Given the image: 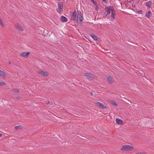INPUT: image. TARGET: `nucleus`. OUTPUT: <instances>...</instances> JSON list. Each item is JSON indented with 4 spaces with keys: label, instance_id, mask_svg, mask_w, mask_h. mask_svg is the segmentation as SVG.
Masks as SVG:
<instances>
[{
    "label": "nucleus",
    "instance_id": "31",
    "mask_svg": "<svg viewBox=\"0 0 154 154\" xmlns=\"http://www.w3.org/2000/svg\"><path fill=\"white\" fill-rule=\"evenodd\" d=\"M57 0L58 1H60V0Z\"/></svg>",
    "mask_w": 154,
    "mask_h": 154
},
{
    "label": "nucleus",
    "instance_id": "9",
    "mask_svg": "<svg viewBox=\"0 0 154 154\" xmlns=\"http://www.w3.org/2000/svg\"><path fill=\"white\" fill-rule=\"evenodd\" d=\"M107 80L109 84H112L113 82V80L112 77L111 76H108L107 78Z\"/></svg>",
    "mask_w": 154,
    "mask_h": 154
},
{
    "label": "nucleus",
    "instance_id": "15",
    "mask_svg": "<svg viewBox=\"0 0 154 154\" xmlns=\"http://www.w3.org/2000/svg\"><path fill=\"white\" fill-rule=\"evenodd\" d=\"M61 20L63 22H65L67 21V18L63 16L61 17Z\"/></svg>",
    "mask_w": 154,
    "mask_h": 154
},
{
    "label": "nucleus",
    "instance_id": "33",
    "mask_svg": "<svg viewBox=\"0 0 154 154\" xmlns=\"http://www.w3.org/2000/svg\"><path fill=\"white\" fill-rule=\"evenodd\" d=\"M91 95L92 94V93H91Z\"/></svg>",
    "mask_w": 154,
    "mask_h": 154
},
{
    "label": "nucleus",
    "instance_id": "23",
    "mask_svg": "<svg viewBox=\"0 0 154 154\" xmlns=\"http://www.w3.org/2000/svg\"><path fill=\"white\" fill-rule=\"evenodd\" d=\"M15 27L16 29L19 30V24L17 23L16 24H15Z\"/></svg>",
    "mask_w": 154,
    "mask_h": 154
},
{
    "label": "nucleus",
    "instance_id": "20",
    "mask_svg": "<svg viewBox=\"0 0 154 154\" xmlns=\"http://www.w3.org/2000/svg\"><path fill=\"white\" fill-rule=\"evenodd\" d=\"M6 85V84L4 81L0 82V86H4Z\"/></svg>",
    "mask_w": 154,
    "mask_h": 154
},
{
    "label": "nucleus",
    "instance_id": "32",
    "mask_svg": "<svg viewBox=\"0 0 154 154\" xmlns=\"http://www.w3.org/2000/svg\"><path fill=\"white\" fill-rule=\"evenodd\" d=\"M1 66V64H0V66Z\"/></svg>",
    "mask_w": 154,
    "mask_h": 154
},
{
    "label": "nucleus",
    "instance_id": "3",
    "mask_svg": "<svg viewBox=\"0 0 154 154\" xmlns=\"http://www.w3.org/2000/svg\"><path fill=\"white\" fill-rule=\"evenodd\" d=\"M105 9L107 12V15L110 13H111V12L114 9L113 8L112 6L106 7Z\"/></svg>",
    "mask_w": 154,
    "mask_h": 154
},
{
    "label": "nucleus",
    "instance_id": "34",
    "mask_svg": "<svg viewBox=\"0 0 154 154\" xmlns=\"http://www.w3.org/2000/svg\"><path fill=\"white\" fill-rule=\"evenodd\" d=\"M123 96H122V97H122Z\"/></svg>",
    "mask_w": 154,
    "mask_h": 154
},
{
    "label": "nucleus",
    "instance_id": "21",
    "mask_svg": "<svg viewBox=\"0 0 154 154\" xmlns=\"http://www.w3.org/2000/svg\"><path fill=\"white\" fill-rule=\"evenodd\" d=\"M91 2L94 4V5L97 7V3L94 0H91Z\"/></svg>",
    "mask_w": 154,
    "mask_h": 154
},
{
    "label": "nucleus",
    "instance_id": "8",
    "mask_svg": "<svg viewBox=\"0 0 154 154\" xmlns=\"http://www.w3.org/2000/svg\"><path fill=\"white\" fill-rule=\"evenodd\" d=\"M39 73L44 76H47L48 75V73L46 71L42 70L39 72Z\"/></svg>",
    "mask_w": 154,
    "mask_h": 154
},
{
    "label": "nucleus",
    "instance_id": "12",
    "mask_svg": "<svg viewBox=\"0 0 154 154\" xmlns=\"http://www.w3.org/2000/svg\"><path fill=\"white\" fill-rule=\"evenodd\" d=\"M29 54V52H28L27 53L23 52L21 53V55L22 56L26 58L28 57Z\"/></svg>",
    "mask_w": 154,
    "mask_h": 154
},
{
    "label": "nucleus",
    "instance_id": "35",
    "mask_svg": "<svg viewBox=\"0 0 154 154\" xmlns=\"http://www.w3.org/2000/svg\"><path fill=\"white\" fill-rule=\"evenodd\" d=\"M123 96H122V97H122Z\"/></svg>",
    "mask_w": 154,
    "mask_h": 154
},
{
    "label": "nucleus",
    "instance_id": "28",
    "mask_svg": "<svg viewBox=\"0 0 154 154\" xmlns=\"http://www.w3.org/2000/svg\"><path fill=\"white\" fill-rule=\"evenodd\" d=\"M2 135L0 133V137H1L2 136Z\"/></svg>",
    "mask_w": 154,
    "mask_h": 154
},
{
    "label": "nucleus",
    "instance_id": "2",
    "mask_svg": "<svg viewBox=\"0 0 154 154\" xmlns=\"http://www.w3.org/2000/svg\"><path fill=\"white\" fill-rule=\"evenodd\" d=\"M83 22V17L82 15V13L80 11H78L77 23L78 25H81Z\"/></svg>",
    "mask_w": 154,
    "mask_h": 154
},
{
    "label": "nucleus",
    "instance_id": "30",
    "mask_svg": "<svg viewBox=\"0 0 154 154\" xmlns=\"http://www.w3.org/2000/svg\"><path fill=\"white\" fill-rule=\"evenodd\" d=\"M106 0H103V2H105L106 1Z\"/></svg>",
    "mask_w": 154,
    "mask_h": 154
},
{
    "label": "nucleus",
    "instance_id": "27",
    "mask_svg": "<svg viewBox=\"0 0 154 154\" xmlns=\"http://www.w3.org/2000/svg\"><path fill=\"white\" fill-rule=\"evenodd\" d=\"M49 103V101H47V102H46V103L47 104H48V103Z\"/></svg>",
    "mask_w": 154,
    "mask_h": 154
},
{
    "label": "nucleus",
    "instance_id": "26",
    "mask_svg": "<svg viewBox=\"0 0 154 154\" xmlns=\"http://www.w3.org/2000/svg\"><path fill=\"white\" fill-rule=\"evenodd\" d=\"M23 30V29L22 28L20 27V30L22 31V30Z\"/></svg>",
    "mask_w": 154,
    "mask_h": 154
},
{
    "label": "nucleus",
    "instance_id": "16",
    "mask_svg": "<svg viewBox=\"0 0 154 154\" xmlns=\"http://www.w3.org/2000/svg\"><path fill=\"white\" fill-rule=\"evenodd\" d=\"M146 5L149 7H150L152 5V2L151 1H149L147 2L146 3Z\"/></svg>",
    "mask_w": 154,
    "mask_h": 154
},
{
    "label": "nucleus",
    "instance_id": "11",
    "mask_svg": "<svg viewBox=\"0 0 154 154\" xmlns=\"http://www.w3.org/2000/svg\"><path fill=\"white\" fill-rule=\"evenodd\" d=\"M116 122L117 124L120 125H122L123 124V122L121 119H116Z\"/></svg>",
    "mask_w": 154,
    "mask_h": 154
},
{
    "label": "nucleus",
    "instance_id": "24",
    "mask_svg": "<svg viewBox=\"0 0 154 154\" xmlns=\"http://www.w3.org/2000/svg\"><path fill=\"white\" fill-rule=\"evenodd\" d=\"M15 129H17V128H19V125H18V126H16L15 127Z\"/></svg>",
    "mask_w": 154,
    "mask_h": 154
},
{
    "label": "nucleus",
    "instance_id": "10",
    "mask_svg": "<svg viewBox=\"0 0 154 154\" xmlns=\"http://www.w3.org/2000/svg\"><path fill=\"white\" fill-rule=\"evenodd\" d=\"M115 11L114 9L111 13V15L110 16L111 19L112 20H113L115 19Z\"/></svg>",
    "mask_w": 154,
    "mask_h": 154
},
{
    "label": "nucleus",
    "instance_id": "25",
    "mask_svg": "<svg viewBox=\"0 0 154 154\" xmlns=\"http://www.w3.org/2000/svg\"><path fill=\"white\" fill-rule=\"evenodd\" d=\"M135 154H142V153L141 152H138L136 153Z\"/></svg>",
    "mask_w": 154,
    "mask_h": 154
},
{
    "label": "nucleus",
    "instance_id": "22",
    "mask_svg": "<svg viewBox=\"0 0 154 154\" xmlns=\"http://www.w3.org/2000/svg\"><path fill=\"white\" fill-rule=\"evenodd\" d=\"M111 104L113 105L114 106H116L117 104L116 103V102L114 101H112L111 102Z\"/></svg>",
    "mask_w": 154,
    "mask_h": 154
},
{
    "label": "nucleus",
    "instance_id": "19",
    "mask_svg": "<svg viewBox=\"0 0 154 154\" xmlns=\"http://www.w3.org/2000/svg\"><path fill=\"white\" fill-rule=\"evenodd\" d=\"M12 94H14L15 93L19 92V91L18 89H14L12 91Z\"/></svg>",
    "mask_w": 154,
    "mask_h": 154
},
{
    "label": "nucleus",
    "instance_id": "5",
    "mask_svg": "<svg viewBox=\"0 0 154 154\" xmlns=\"http://www.w3.org/2000/svg\"><path fill=\"white\" fill-rule=\"evenodd\" d=\"M58 9L57 10V11L59 13H60L62 11V9L63 8V4L62 3L60 2L59 3L58 5Z\"/></svg>",
    "mask_w": 154,
    "mask_h": 154
},
{
    "label": "nucleus",
    "instance_id": "7",
    "mask_svg": "<svg viewBox=\"0 0 154 154\" xmlns=\"http://www.w3.org/2000/svg\"><path fill=\"white\" fill-rule=\"evenodd\" d=\"M95 104L97 106L100 107L101 108H105V107L104 106L103 104L102 103L99 102H96L95 103Z\"/></svg>",
    "mask_w": 154,
    "mask_h": 154
},
{
    "label": "nucleus",
    "instance_id": "4",
    "mask_svg": "<svg viewBox=\"0 0 154 154\" xmlns=\"http://www.w3.org/2000/svg\"><path fill=\"white\" fill-rule=\"evenodd\" d=\"M76 11H74L71 15V20H75L76 19Z\"/></svg>",
    "mask_w": 154,
    "mask_h": 154
},
{
    "label": "nucleus",
    "instance_id": "14",
    "mask_svg": "<svg viewBox=\"0 0 154 154\" xmlns=\"http://www.w3.org/2000/svg\"><path fill=\"white\" fill-rule=\"evenodd\" d=\"M91 36L94 40H97L98 39V37L96 35H95L93 34H91L90 35Z\"/></svg>",
    "mask_w": 154,
    "mask_h": 154
},
{
    "label": "nucleus",
    "instance_id": "17",
    "mask_svg": "<svg viewBox=\"0 0 154 154\" xmlns=\"http://www.w3.org/2000/svg\"><path fill=\"white\" fill-rule=\"evenodd\" d=\"M151 15L152 13L150 11H149L146 14V16L148 18H150V17L151 16Z\"/></svg>",
    "mask_w": 154,
    "mask_h": 154
},
{
    "label": "nucleus",
    "instance_id": "13",
    "mask_svg": "<svg viewBox=\"0 0 154 154\" xmlns=\"http://www.w3.org/2000/svg\"><path fill=\"white\" fill-rule=\"evenodd\" d=\"M6 73L3 71L0 70V75L4 78H6Z\"/></svg>",
    "mask_w": 154,
    "mask_h": 154
},
{
    "label": "nucleus",
    "instance_id": "6",
    "mask_svg": "<svg viewBox=\"0 0 154 154\" xmlns=\"http://www.w3.org/2000/svg\"><path fill=\"white\" fill-rule=\"evenodd\" d=\"M85 75L86 77L89 79H92L93 78V76L92 74L90 73H85Z\"/></svg>",
    "mask_w": 154,
    "mask_h": 154
},
{
    "label": "nucleus",
    "instance_id": "1",
    "mask_svg": "<svg viewBox=\"0 0 154 154\" xmlns=\"http://www.w3.org/2000/svg\"><path fill=\"white\" fill-rule=\"evenodd\" d=\"M134 147L128 145H123L121 149V150L123 151H132L134 149Z\"/></svg>",
    "mask_w": 154,
    "mask_h": 154
},
{
    "label": "nucleus",
    "instance_id": "18",
    "mask_svg": "<svg viewBox=\"0 0 154 154\" xmlns=\"http://www.w3.org/2000/svg\"><path fill=\"white\" fill-rule=\"evenodd\" d=\"M0 25L2 27H4V25L3 20L1 18H0Z\"/></svg>",
    "mask_w": 154,
    "mask_h": 154
},
{
    "label": "nucleus",
    "instance_id": "29",
    "mask_svg": "<svg viewBox=\"0 0 154 154\" xmlns=\"http://www.w3.org/2000/svg\"><path fill=\"white\" fill-rule=\"evenodd\" d=\"M8 63L9 64H11V63L10 62H8Z\"/></svg>",
    "mask_w": 154,
    "mask_h": 154
}]
</instances>
